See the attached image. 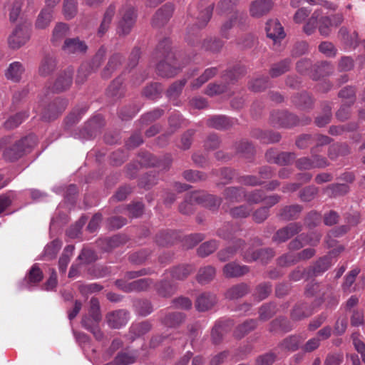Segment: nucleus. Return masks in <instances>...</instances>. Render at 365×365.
I'll return each mask as SVG.
<instances>
[{"label": "nucleus", "mask_w": 365, "mask_h": 365, "mask_svg": "<svg viewBox=\"0 0 365 365\" xmlns=\"http://www.w3.org/2000/svg\"><path fill=\"white\" fill-rule=\"evenodd\" d=\"M155 57L161 58L156 66L158 74L163 77H172L178 73L180 67L177 63L174 53L170 48V41L168 38L160 42L156 49Z\"/></svg>", "instance_id": "1"}, {"label": "nucleus", "mask_w": 365, "mask_h": 365, "mask_svg": "<svg viewBox=\"0 0 365 365\" xmlns=\"http://www.w3.org/2000/svg\"><path fill=\"white\" fill-rule=\"evenodd\" d=\"M99 301L96 298L90 300V309L88 315H85L81 321L82 326L90 331L94 337L101 341L103 338V333L98 327V323L101 320Z\"/></svg>", "instance_id": "2"}, {"label": "nucleus", "mask_w": 365, "mask_h": 365, "mask_svg": "<svg viewBox=\"0 0 365 365\" xmlns=\"http://www.w3.org/2000/svg\"><path fill=\"white\" fill-rule=\"evenodd\" d=\"M37 138L34 135H29L16 142L12 147L6 150L4 156L6 160L14 161L22 157L25 153L36 145Z\"/></svg>", "instance_id": "3"}, {"label": "nucleus", "mask_w": 365, "mask_h": 365, "mask_svg": "<svg viewBox=\"0 0 365 365\" xmlns=\"http://www.w3.org/2000/svg\"><path fill=\"white\" fill-rule=\"evenodd\" d=\"M137 18L135 9L130 5H124L119 11L117 33L120 36L128 35L134 26Z\"/></svg>", "instance_id": "4"}, {"label": "nucleus", "mask_w": 365, "mask_h": 365, "mask_svg": "<svg viewBox=\"0 0 365 365\" xmlns=\"http://www.w3.org/2000/svg\"><path fill=\"white\" fill-rule=\"evenodd\" d=\"M106 54V49L101 47L96 53L91 63H82L78 71L76 83H82L92 71L97 70L103 61Z\"/></svg>", "instance_id": "5"}, {"label": "nucleus", "mask_w": 365, "mask_h": 365, "mask_svg": "<svg viewBox=\"0 0 365 365\" xmlns=\"http://www.w3.org/2000/svg\"><path fill=\"white\" fill-rule=\"evenodd\" d=\"M67 105L66 100L61 98H55L42 111V119L48 121L54 120L66 109Z\"/></svg>", "instance_id": "6"}, {"label": "nucleus", "mask_w": 365, "mask_h": 365, "mask_svg": "<svg viewBox=\"0 0 365 365\" xmlns=\"http://www.w3.org/2000/svg\"><path fill=\"white\" fill-rule=\"evenodd\" d=\"M270 120L275 127H290L299 124L297 117L286 111H274L271 113Z\"/></svg>", "instance_id": "7"}, {"label": "nucleus", "mask_w": 365, "mask_h": 365, "mask_svg": "<svg viewBox=\"0 0 365 365\" xmlns=\"http://www.w3.org/2000/svg\"><path fill=\"white\" fill-rule=\"evenodd\" d=\"M302 230V225L299 222H292L287 226L278 230L272 237V240L277 243H282L287 241L294 235Z\"/></svg>", "instance_id": "8"}, {"label": "nucleus", "mask_w": 365, "mask_h": 365, "mask_svg": "<svg viewBox=\"0 0 365 365\" xmlns=\"http://www.w3.org/2000/svg\"><path fill=\"white\" fill-rule=\"evenodd\" d=\"M104 120L102 115H97L91 118L86 124L83 130L80 131L79 138L83 140H89L94 138L99 130L103 126Z\"/></svg>", "instance_id": "9"}, {"label": "nucleus", "mask_w": 365, "mask_h": 365, "mask_svg": "<svg viewBox=\"0 0 365 365\" xmlns=\"http://www.w3.org/2000/svg\"><path fill=\"white\" fill-rule=\"evenodd\" d=\"M29 30L25 26H17L8 38V43L11 48L18 49L29 39Z\"/></svg>", "instance_id": "10"}, {"label": "nucleus", "mask_w": 365, "mask_h": 365, "mask_svg": "<svg viewBox=\"0 0 365 365\" xmlns=\"http://www.w3.org/2000/svg\"><path fill=\"white\" fill-rule=\"evenodd\" d=\"M274 256V251L271 248L260 249L253 251L250 248L242 253L243 259L247 262H252L256 260H260L266 264Z\"/></svg>", "instance_id": "11"}, {"label": "nucleus", "mask_w": 365, "mask_h": 365, "mask_svg": "<svg viewBox=\"0 0 365 365\" xmlns=\"http://www.w3.org/2000/svg\"><path fill=\"white\" fill-rule=\"evenodd\" d=\"M151 280L148 278L140 279L131 282H126L123 279L115 282L116 286L125 292H140L146 290L151 284Z\"/></svg>", "instance_id": "12"}, {"label": "nucleus", "mask_w": 365, "mask_h": 365, "mask_svg": "<svg viewBox=\"0 0 365 365\" xmlns=\"http://www.w3.org/2000/svg\"><path fill=\"white\" fill-rule=\"evenodd\" d=\"M60 0H46V7L41 10L36 19V26L38 29L46 28L53 18V7Z\"/></svg>", "instance_id": "13"}, {"label": "nucleus", "mask_w": 365, "mask_h": 365, "mask_svg": "<svg viewBox=\"0 0 365 365\" xmlns=\"http://www.w3.org/2000/svg\"><path fill=\"white\" fill-rule=\"evenodd\" d=\"M273 6L272 0H254L250 6V14L254 18H260L269 13Z\"/></svg>", "instance_id": "14"}, {"label": "nucleus", "mask_w": 365, "mask_h": 365, "mask_svg": "<svg viewBox=\"0 0 365 365\" xmlns=\"http://www.w3.org/2000/svg\"><path fill=\"white\" fill-rule=\"evenodd\" d=\"M128 319L129 314L124 309L115 310L106 315L107 323L113 329L121 328L128 323Z\"/></svg>", "instance_id": "15"}, {"label": "nucleus", "mask_w": 365, "mask_h": 365, "mask_svg": "<svg viewBox=\"0 0 365 365\" xmlns=\"http://www.w3.org/2000/svg\"><path fill=\"white\" fill-rule=\"evenodd\" d=\"M265 30L267 37L272 39L274 43H277L285 36L284 29L277 19L267 21Z\"/></svg>", "instance_id": "16"}, {"label": "nucleus", "mask_w": 365, "mask_h": 365, "mask_svg": "<svg viewBox=\"0 0 365 365\" xmlns=\"http://www.w3.org/2000/svg\"><path fill=\"white\" fill-rule=\"evenodd\" d=\"M296 158L294 153L282 152L276 153L274 150H270L266 153V158L268 162L274 163L280 165H285L292 163Z\"/></svg>", "instance_id": "17"}, {"label": "nucleus", "mask_w": 365, "mask_h": 365, "mask_svg": "<svg viewBox=\"0 0 365 365\" xmlns=\"http://www.w3.org/2000/svg\"><path fill=\"white\" fill-rule=\"evenodd\" d=\"M250 268L246 265H240L235 262L226 264L222 269L223 274L227 278H237L248 273Z\"/></svg>", "instance_id": "18"}, {"label": "nucleus", "mask_w": 365, "mask_h": 365, "mask_svg": "<svg viewBox=\"0 0 365 365\" xmlns=\"http://www.w3.org/2000/svg\"><path fill=\"white\" fill-rule=\"evenodd\" d=\"M191 198H193L196 202L202 204L205 207L212 210H217L220 203L221 199L217 198L212 195L194 192L192 194Z\"/></svg>", "instance_id": "19"}, {"label": "nucleus", "mask_w": 365, "mask_h": 365, "mask_svg": "<svg viewBox=\"0 0 365 365\" xmlns=\"http://www.w3.org/2000/svg\"><path fill=\"white\" fill-rule=\"evenodd\" d=\"M25 73V67L20 61L11 63L5 71L6 79L12 82H19Z\"/></svg>", "instance_id": "20"}, {"label": "nucleus", "mask_w": 365, "mask_h": 365, "mask_svg": "<svg viewBox=\"0 0 365 365\" xmlns=\"http://www.w3.org/2000/svg\"><path fill=\"white\" fill-rule=\"evenodd\" d=\"M173 12V6L170 4H165L156 11L152 20V25L155 27L163 26L170 19Z\"/></svg>", "instance_id": "21"}, {"label": "nucleus", "mask_w": 365, "mask_h": 365, "mask_svg": "<svg viewBox=\"0 0 365 365\" xmlns=\"http://www.w3.org/2000/svg\"><path fill=\"white\" fill-rule=\"evenodd\" d=\"M73 74L72 68H67L60 73L54 83L53 89L57 92H61L68 88L73 81Z\"/></svg>", "instance_id": "22"}, {"label": "nucleus", "mask_w": 365, "mask_h": 365, "mask_svg": "<svg viewBox=\"0 0 365 365\" xmlns=\"http://www.w3.org/2000/svg\"><path fill=\"white\" fill-rule=\"evenodd\" d=\"M62 50L68 54L84 53L87 50V46L78 38H66L62 46Z\"/></svg>", "instance_id": "23"}, {"label": "nucleus", "mask_w": 365, "mask_h": 365, "mask_svg": "<svg viewBox=\"0 0 365 365\" xmlns=\"http://www.w3.org/2000/svg\"><path fill=\"white\" fill-rule=\"evenodd\" d=\"M246 244L242 240H237L235 242V246L228 247L225 250L220 251L217 254L218 258L220 261L225 262L232 258L238 251H241V255L245 252L244 250Z\"/></svg>", "instance_id": "24"}, {"label": "nucleus", "mask_w": 365, "mask_h": 365, "mask_svg": "<svg viewBox=\"0 0 365 365\" xmlns=\"http://www.w3.org/2000/svg\"><path fill=\"white\" fill-rule=\"evenodd\" d=\"M217 302L216 296L211 293H202L196 299L195 307L199 312L211 309Z\"/></svg>", "instance_id": "25"}, {"label": "nucleus", "mask_w": 365, "mask_h": 365, "mask_svg": "<svg viewBox=\"0 0 365 365\" xmlns=\"http://www.w3.org/2000/svg\"><path fill=\"white\" fill-rule=\"evenodd\" d=\"M333 66L331 64L327 61L316 63L310 71V76L317 80L320 77L328 76L333 72Z\"/></svg>", "instance_id": "26"}, {"label": "nucleus", "mask_w": 365, "mask_h": 365, "mask_svg": "<svg viewBox=\"0 0 365 365\" xmlns=\"http://www.w3.org/2000/svg\"><path fill=\"white\" fill-rule=\"evenodd\" d=\"M350 190L349 186L344 183H334L323 189L324 193L329 197H336L347 194Z\"/></svg>", "instance_id": "27"}, {"label": "nucleus", "mask_w": 365, "mask_h": 365, "mask_svg": "<svg viewBox=\"0 0 365 365\" xmlns=\"http://www.w3.org/2000/svg\"><path fill=\"white\" fill-rule=\"evenodd\" d=\"M249 291L250 287L247 284L240 283L227 289L225 295L227 299H237L246 295Z\"/></svg>", "instance_id": "28"}, {"label": "nucleus", "mask_w": 365, "mask_h": 365, "mask_svg": "<svg viewBox=\"0 0 365 365\" xmlns=\"http://www.w3.org/2000/svg\"><path fill=\"white\" fill-rule=\"evenodd\" d=\"M224 195L228 202H239L245 200V190L243 187H230L225 189Z\"/></svg>", "instance_id": "29"}, {"label": "nucleus", "mask_w": 365, "mask_h": 365, "mask_svg": "<svg viewBox=\"0 0 365 365\" xmlns=\"http://www.w3.org/2000/svg\"><path fill=\"white\" fill-rule=\"evenodd\" d=\"M304 337L292 335L284 339L279 344L282 350L294 351L298 349L299 344L304 341Z\"/></svg>", "instance_id": "30"}, {"label": "nucleus", "mask_w": 365, "mask_h": 365, "mask_svg": "<svg viewBox=\"0 0 365 365\" xmlns=\"http://www.w3.org/2000/svg\"><path fill=\"white\" fill-rule=\"evenodd\" d=\"M123 61V56L120 53L112 55L103 71V77L109 78L113 72L120 67Z\"/></svg>", "instance_id": "31"}, {"label": "nucleus", "mask_w": 365, "mask_h": 365, "mask_svg": "<svg viewBox=\"0 0 365 365\" xmlns=\"http://www.w3.org/2000/svg\"><path fill=\"white\" fill-rule=\"evenodd\" d=\"M56 67V59L52 56H46L43 58L39 66V74L42 76H47L54 71Z\"/></svg>", "instance_id": "32"}, {"label": "nucleus", "mask_w": 365, "mask_h": 365, "mask_svg": "<svg viewBox=\"0 0 365 365\" xmlns=\"http://www.w3.org/2000/svg\"><path fill=\"white\" fill-rule=\"evenodd\" d=\"M207 125L209 127L215 129H226L232 125L230 118L224 115H216L209 118L207 120Z\"/></svg>", "instance_id": "33"}, {"label": "nucleus", "mask_w": 365, "mask_h": 365, "mask_svg": "<svg viewBox=\"0 0 365 365\" xmlns=\"http://www.w3.org/2000/svg\"><path fill=\"white\" fill-rule=\"evenodd\" d=\"M339 35L346 46L355 48L358 46V34L356 31L349 34L346 28L341 27L339 29Z\"/></svg>", "instance_id": "34"}, {"label": "nucleus", "mask_w": 365, "mask_h": 365, "mask_svg": "<svg viewBox=\"0 0 365 365\" xmlns=\"http://www.w3.org/2000/svg\"><path fill=\"white\" fill-rule=\"evenodd\" d=\"M302 210V207L299 205H294L284 207L280 216L284 220H292L297 219Z\"/></svg>", "instance_id": "35"}, {"label": "nucleus", "mask_w": 365, "mask_h": 365, "mask_svg": "<svg viewBox=\"0 0 365 365\" xmlns=\"http://www.w3.org/2000/svg\"><path fill=\"white\" fill-rule=\"evenodd\" d=\"M68 33L69 29L67 24L63 23L56 24L53 31L52 42L56 45L60 43Z\"/></svg>", "instance_id": "36"}, {"label": "nucleus", "mask_w": 365, "mask_h": 365, "mask_svg": "<svg viewBox=\"0 0 365 365\" xmlns=\"http://www.w3.org/2000/svg\"><path fill=\"white\" fill-rule=\"evenodd\" d=\"M322 16V9H316L303 27L304 32L307 35L312 34L318 25V19Z\"/></svg>", "instance_id": "37"}, {"label": "nucleus", "mask_w": 365, "mask_h": 365, "mask_svg": "<svg viewBox=\"0 0 365 365\" xmlns=\"http://www.w3.org/2000/svg\"><path fill=\"white\" fill-rule=\"evenodd\" d=\"M215 276V267L208 265L199 269L197 280L199 283L204 284L210 282Z\"/></svg>", "instance_id": "38"}, {"label": "nucleus", "mask_w": 365, "mask_h": 365, "mask_svg": "<svg viewBox=\"0 0 365 365\" xmlns=\"http://www.w3.org/2000/svg\"><path fill=\"white\" fill-rule=\"evenodd\" d=\"M73 245H67L58 260V269L63 274L66 271L67 266L70 262L71 256L73 255Z\"/></svg>", "instance_id": "39"}, {"label": "nucleus", "mask_w": 365, "mask_h": 365, "mask_svg": "<svg viewBox=\"0 0 365 365\" xmlns=\"http://www.w3.org/2000/svg\"><path fill=\"white\" fill-rule=\"evenodd\" d=\"M61 246L62 242L59 240H54L48 244L44 249L43 258L47 260L55 258Z\"/></svg>", "instance_id": "40"}, {"label": "nucleus", "mask_w": 365, "mask_h": 365, "mask_svg": "<svg viewBox=\"0 0 365 365\" xmlns=\"http://www.w3.org/2000/svg\"><path fill=\"white\" fill-rule=\"evenodd\" d=\"M194 269L191 265H180L171 270V276L173 279L182 280L190 275Z\"/></svg>", "instance_id": "41"}, {"label": "nucleus", "mask_w": 365, "mask_h": 365, "mask_svg": "<svg viewBox=\"0 0 365 365\" xmlns=\"http://www.w3.org/2000/svg\"><path fill=\"white\" fill-rule=\"evenodd\" d=\"M323 113L316 118L315 123L318 127H324L328 124L331 118V106L329 103L323 105Z\"/></svg>", "instance_id": "42"}, {"label": "nucleus", "mask_w": 365, "mask_h": 365, "mask_svg": "<svg viewBox=\"0 0 365 365\" xmlns=\"http://www.w3.org/2000/svg\"><path fill=\"white\" fill-rule=\"evenodd\" d=\"M333 24L332 19L328 16L323 15L322 11V16L318 19V28L320 34L327 36L331 31V27Z\"/></svg>", "instance_id": "43"}, {"label": "nucleus", "mask_w": 365, "mask_h": 365, "mask_svg": "<svg viewBox=\"0 0 365 365\" xmlns=\"http://www.w3.org/2000/svg\"><path fill=\"white\" fill-rule=\"evenodd\" d=\"M29 115L26 112L18 113L10 118H9L4 123V126L6 129L11 130L18 127Z\"/></svg>", "instance_id": "44"}, {"label": "nucleus", "mask_w": 365, "mask_h": 365, "mask_svg": "<svg viewBox=\"0 0 365 365\" xmlns=\"http://www.w3.org/2000/svg\"><path fill=\"white\" fill-rule=\"evenodd\" d=\"M291 61L289 59H284L277 63L274 64L270 69L272 77H278L290 68Z\"/></svg>", "instance_id": "45"}, {"label": "nucleus", "mask_w": 365, "mask_h": 365, "mask_svg": "<svg viewBox=\"0 0 365 365\" xmlns=\"http://www.w3.org/2000/svg\"><path fill=\"white\" fill-rule=\"evenodd\" d=\"M312 314V309L308 307L307 305L299 304L294 308L292 312V317L294 320H301L311 316Z\"/></svg>", "instance_id": "46"}, {"label": "nucleus", "mask_w": 365, "mask_h": 365, "mask_svg": "<svg viewBox=\"0 0 365 365\" xmlns=\"http://www.w3.org/2000/svg\"><path fill=\"white\" fill-rule=\"evenodd\" d=\"M257 327V321L255 319H249L243 324L239 325L235 331V335L237 338H242L244 335L253 330Z\"/></svg>", "instance_id": "47"}, {"label": "nucleus", "mask_w": 365, "mask_h": 365, "mask_svg": "<svg viewBox=\"0 0 365 365\" xmlns=\"http://www.w3.org/2000/svg\"><path fill=\"white\" fill-rule=\"evenodd\" d=\"M331 265V257L326 256L318 260L313 267V274L317 276L327 270Z\"/></svg>", "instance_id": "48"}, {"label": "nucleus", "mask_w": 365, "mask_h": 365, "mask_svg": "<svg viewBox=\"0 0 365 365\" xmlns=\"http://www.w3.org/2000/svg\"><path fill=\"white\" fill-rule=\"evenodd\" d=\"M218 247L217 242L216 240H210L202 244L197 249V254L200 257H207L209 255L214 252Z\"/></svg>", "instance_id": "49"}, {"label": "nucleus", "mask_w": 365, "mask_h": 365, "mask_svg": "<svg viewBox=\"0 0 365 365\" xmlns=\"http://www.w3.org/2000/svg\"><path fill=\"white\" fill-rule=\"evenodd\" d=\"M184 315L180 312H173L166 315L163 323L167 327H173L179 325L184 320Z\"/></svg>", "instance_id": "50"}, {"label": "nucleus", "mask_w": 365, "mask_h": 365, "mask_svg": "<svg viewBox=\"0 0 365 365\" xmlns=\"http://www.w3.org/2000/svg\"><path fill=\"white\" fill-rule=\"evenodd\" d=\"M339 97L347 100V103L352 106L356 100V88L353 86H346L339 91Z\"/></svg>", "instance_id": "51"}, {"label": "nucleus", "mask_w": 365, "mask_h": 365, "mask_svg": "<svg viewBox=\"0 0 365 365\" xmlns=\"http://www.w3.org/2000/svg\"><path fill=\"white\" fill-rule=\"evenodd\" d=\"M77 13V0H64L63 14L67 19L73 18Z\"/></svg>", "instance_id": "52"}, {"label": "nucleus", "mask_w": 365, "mask_h": 365, "mask_svg": "<svg viewBox=\"0 0 365 365\" xmlns=\"http://www.w3.org/2000/svg\"><path fill=\"white\" fill-rule=\"evenodd\" d=\"M299 262L297 254L289 252L277 259V264L280 267H289Z\"/></svg>", "instance_id": "53"}, {"label": "nucleus", "mask_w": 365, "mask_h": 365, "mask_svg": "<svg viewBox=\"0 0 365 365\" xmlns=\"http://www.w3.org/2000/svg\"><path fill=\"white\" fill-rule=\"evenodd\" d=\"M87 108L86 107L81 108V109L74 110L72 113L68 115L65 120L66 128H69L73 125L77 123L81 118V115L86 113Z\"/></svg>", "instance_id": "54"}, {"label": "nucleus", "mask_w": 365, "mask_h": 365, "mask_svg": "<svg viewBox=\"0 0 365 365\" xmlns=\"http://www.w3.org/2000/svg\"><path fill=\"white\" fill-rule=\"evenodd\" d=\"M252 208L250 205H240L230 210V214L235 218H245L250 215Z\"/></svg>", "instance_id": "55"}, {"label": "nucleus", "mask_w": 365, "mask_h": 365, "mask_svg": "<svg viewBox=\"0 0 365 365\" xmlns=\"http://www.w3.org/2000/svg\"><path fill=\"white\" fill-rule=\"evenodd\" d=\"M319 152V150H316L315 148H312L311 153H312V163L313 164V169L315 168H324L327 166L329 165L328 160L326 158L319 155L317 154V153Z\"/></svg>", "instance_id": "56"}, {"label": "nucleus", "mask_w": 365, "mask_h": 365, "mask_svg": "<svg viewBox=\"0 0 365 365\" xmlns=\"http://www.w3.org/2000/svg\"><path fill=\"white\" fill-rule=\"evenodd\" d=\"M272 292V285L269 283L259 284L255 289V296L259 300L266 299Z\"/></svg>", "instance_id": "57"}, {"label": "nucleus", "mask_w": 365, "mask_h": 365, "mask_svg": "<svg viewBox=\"0 0 365 365\" xmlns=\"http://www.w3.org/2000/svg\"><path fill=\"white\" fill-rule=\"evenodd\" d=\"M186 83V80L182 79L173 83L167 91V96L169 98H175L178 97Z\"/></svg>", "instance_id": "58"}, {"label": "nucleus", "mask_w": 365, "mask_h": 365, "mask_svg": "<svg viewBox=\"0 0 365 365\" xmlns=\"http://www.w3.org/2000/svg\"><path fill=\"white\" fill-rule=\"evenodd\" d=\"M264 199V192L261 190H255L252 192L247 193L245 192V200L250 204H258Z\"/></svg>", "instance_id": "59"}, {"label": "nucleus", "mask_w": 365, "mask_h": 365, "mask_svg": "<svg viewBox=\"0 0 365 365\" xmlns=\"http://www.w3.org/2000/svg\"><path fill=\"white\" fill-rule=\"evenodd\" d=\"M319 189L317 187L314 185L308 186L300 192L299 197L304 202H310L315 197Z\"/></svg>", "instance_id": "60"}, {"label": "nucleus", "mask_w": 365, "mask_h": 365, "mask_svg": "<svg viewBox=\"0 0 365 365\" xmlns=\"http://www.w3.org/2000/svg\"><path fill=\"white\" fill-rule=\"evenodd\" d=\"M237 230H239L238 227L227 224L217 231V235L222 239L230 240Z\"/></svg>", "instance_id": "61"}, {"label": "nucleus", "mask_w": 365, "mask_h": 365, "mask_svg": "<svg viewBox=\"0 0 365 365\" xmlns=\"http://www.w3.org/2000/svg\"><path fill=\"white\" fill-rule=\"evenodd\" d=\"M109 95L113 97H120L123 95L122 81L120 78L115 79L108 88Z\"/></svg>", "instance_id": "62"}, {"label": "nucleus", "mask_w": 365, "mask_h": 365, "mask_svg": "<svg viewBox=\"0 0 365 365\" xmlns=\"http://www.w3.org/2000/svg\"><path fill=\"white\" fill-rule=\"evenodd\" d=\"M135 361V356L125 352L118 353L114 359L116 365H129L134 363Z\"/></svg>", "instance_id": "63"}, {"label": "nucleus", "mask_w": 365, "mask_h": 365, "mask_svg": "<svg viewBox=\"0 0 365 365\" xmlns=\"http://www.w3.org/2000/svg\"><path fill=\"white\" fill-rule=\"evenodd\" d=\"M321 215L315 211L310 212L304 220V224L309 228L317 226L321 222Z\"/></svg>", "instance_id": "64"}]
</instances>
